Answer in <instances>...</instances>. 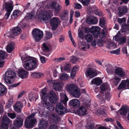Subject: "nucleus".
<instances>
[{"label": "nucleus", "mask_w": 129, "mask_h": 129, "mask_svg": "<svg viewBox=\"0 0 129 129\" xmlns=\"http://www.w3.org/2000/svg\"><path fill=\"white\" fill-rule=\"evenodd\" d=\"M21 59L23 61V67L27 70H33L38 67V61L36 58L23 56L21 57Z\"/></svg>", "instance_id": "nucleus-1"}, {"label": "nucleus", "mask_w": 129, "mask_h": 129, "mask_svg": "<svg viewBox=\"0 0 129 129\" xmlns=\"http://www.w3.org/2000/svg\"><path fill=\"white\" fill-rule=\"evenodd\" d=\"M37 112L32 113L28 116L24 122V125L25 127L28 128H32L37 122L36 119L34 118Z\"/></svg>", "instance_id": "nucleus-2"}, {"label": "nucleus", "mask_w": 129, "mask_h": 129, "mask_svg": "<svg viewBox=\"0 0 129 129\" xmlns=\"http://www.w3.org/2000/svg\"><path fill=\"white\" fill-rule=\"evenodd\" d=\"M41 92L42 95V99L44 102L43 103V105L46 107L48 110H53L54 109V107L47 101V94L46 88H45L42 89L41 90Z\"/></svg>", "instance_id": "nucleus-3"}, {"label": "nucleus", "mask_w": 129, "mask_h": 129, "mask_svg": "<svg viewBox=\"0 0 129 129\" xmlns=\"http://www.w3.org/2000/svg\"><path fill=\"white\" fill-rule=\"evenodd\" d=\"M16 75L14 72L11 71H7L5 73V80L6 82L8 84H11L13 82V79Z\"/></svg>", "instance_id": "nucleus-4"}, {"label": "nucleus", "mask_w": 129, "mask_h": 129, "mask_svg": "<svg viewBox=\"0 0 129 129\" xmlns=\"http://www.w3.org/2000/svg\"><path fill=\"white\" fill-rule=\"evenodd\" d=\"M52 14V13L51 12L41 11L40 13L38 18L41 20H43L44 22H47L51 17Z\"/></svg>", "instance_id": "nucleus-5"}, {"label": "nucleus", "mask_w": 129, "mask_h": 129, "mask_svg": "<svg viewBox=\"0 0 129 129\" xmlns=\"http://www.w3.org/2000/svg\"><path fill=\"white\" fill-rule=\"evenodd\" d=\"M49 5L55 13H58L62 9V7L59 4H57L56 1L51 0L50 2Z\"/></svg>", "instance_id": "nucleus-6"}, {"label": "nucleus", "mask_w": 129, "mask_h": 129, "mask_svg": "<svg viewBox=\"0 0 129 129\" xmlns=\"http://www.w3.org/2000/svg\"><path fill=\"white\" fill-rule=\"evenodd\" d=\"M57 113L59 115H62L68 112L67 109L64 107L61 103H57L55 108Z\"/></svg>", "instance_id": "nucleus-7"}, {"label": "nucleus", "mask_w": 129, "mask_h": 129, "mask_svg": "<svg viewBox=\"0 0 129 129\" xmlns=\"http://www.w3.org/2000/svg\"><path fill=\"white\" fill-rule=\"evenodd\" d=\"M32 34L34 39L36 41H39L43 36V32L39 29L36 28L32 31Z\"/></svg>", "instance_id": "nucleus-8"}, {"label": "nucleus", "mask_w": 129, "mask_h": 129, "mask_svg": "<svg viewBox=\"0 0 129 129\" xmlns=\"http://www.w3.org/2000/svg\"><path fill=\"white\" fill-rule=\"evenodd\" d=\"M5 9L6 11L5 17L6 19L8 18L11 13L13 10V3L11 2L7 3L5 4Z\"/></svg>", "instance_id": "nucleus-9"}, {"label": "nucleus", "mask_w": 129, "mask_h": 129, "mask_svg": "<svg viewBox=\"0 0 129 129\" xmlns=\"http://www.w3.org/2000/svg\"><path fill=\"white\" fill-rule=\"evenodd\" d=\"M21 31V29L18 27H16L13 29L12 31L7 32V36L10 38H12L14 36H17L19 35Z\"/></svg>", "instance_id": "nucleus-10"}, {"label": "nucleus", "mask_w": 129, "mask_h": 129, "mask_svg": "<svg viewBox=\"0 0 129 129\" xmlns=\"http://www.w3.org/2000/svg\"><path fill=\"white\" fill-rule=\"evenodd\" d=\"M59 18L58 17H54L50 21V24L53 30H55L58 27L60 23Z\"/></svg>", "instance_id": "nucleus-11"}, {"label": "nucleus", "mask_w": 129, "mask_h": 129, "mask_svg": "<svg viewBox=\"0 0 129 129\" xmlns=\"http://www.w3.org/2000/svg\"><path fill=\"white\" fill-rule=\"evenodd\" d=\"M75 113L79 116H84L87 114V109L84 106H81L76 110Z\"/></svg>", "instance_id": "nucleus-12"}, {"label": "nucleus", "mask_w": 129, "mask_h": 129, "mask_svg": "<svg viewBox=\"0 0 129 129\" xmlns=\"http://www.w3.org/2000/svg\"><path fill=\"white\" fill-rule=\"evenodd\" d=\"M85 74L87 77L92 78L97 75L96 71L90 68L87 69L85 72Z\"/></svg>", "instance_id": "nucleus-13"}, {"label": "nucleus", "mask_w": 129, "mask_h": 129, "mask_svg": "<svg viewBox=\"0 0 129 129\" xmlns=\"http://www.w3.org/2000/svg\"><path fill=\"white\" fill-rule=\"evenodd\" d=\"M48 122L43 119L40 120L38 124L40 129H46L48 127Z\"/></svg>", "instance_id": "nucleus-14"}, {"label": "nucleus", "mask_w": 129, "mask_h": 129, "mask_svg": "<svg viewBox=\"0 0 129 129\" xmlns=\"http://www.w3.org/2000/svg\"><path fill=\"white\" fill-rule=\"evenodd\" d=\"M23 119L19 116H17L15 120L14 121L15 126L17 127H20L23 125Z\"/></svg>", "instance_id": "nucleus-15"}, {"label": "nucleus", "mask_w": 129, "mask_h": 129, "mask_svg": "<svg viewBox=\"0 0 129 129\" xmlns=\"http://www.w3.org/2000/svg\"><path fill=\"white\" fill-rule=\"evenodd\" d=\"M18 76L21 78L27 77L28 72L23 69H20L18 71Z\"/></svg>", "instance_id": "nucleus-16"}, {"label": "nucleus", "mask_w": 129, "mask_h": 129, "mask_svg": "<svg viewBox=\"0 0 129 129\" xmlns=\"http://www.w3.org/2000/svg\"><path fill=\"white\" fill-rule=\"evenodd\" d=\"M61 82L60 81H55L53 83L52 86L53 89L55 90L59 91L61 89L62 87L61 85Z\"/></svg>", "instance_id": "nucleus-17"}, {"label": "nucleus", "mask_w": 129, "mask_h": 129, "mask_svg": "<svg viewBox=\"0 0 129 129\" xmlns=\"http://www.w3.org/2000/svg\"><path fill=\"white\" fill-rule=\"evenodd\" d=\"M115 74L119 75L120 77H123L125 75V74L122 69L121 68L118 67L115 70Z\"/></svg>", "instance_id": "nucleus-18"}, {"label": "nucleus", "mask_w": 129, "mask_h": 129, "mask_svg": "<svg viewBox=\"0 0 129 129\" xmlns=\"http://www.w3.org/2000/svg\"><path fill=\"white\" fill-rule=\"evenodd\" d=\"M60 101L64 104H66L68 99L64 91H63L60 93Z\"/></svg>", "instance_id": "nucleus-19"}, {"label": "nucleus", "mask_w": 129, "mask_h": 129, "mask_svg": "<svg viewBox=\"0 0 129 129\" xmlns=\"http://www.w3.org/2000/svg\"><path fill=\"white\" fill-rule=\"evenodd\" d=\"M129 110V107L126 106H124L121 108L119 110L120 114L122 115H125Z\"/></svg>", "instance_id": "nucleus-20"}, {"label": "nucleus", "mask_w": 129, "mask_h": 129, "mask_svg": "<svg viewBox=\"0 0 129 129\" xmlns=\"http://www.w3.org/2000/svg\"><path fill=\"white\" fill-rule=\"evenodd\" d=\"M91 31L93 35L97 37L100 31V28L97 26H92L91 28Z\"/></svg>", "instance_id": "nucleus-21"}, {"label": "nucleus", "mask_w": 129, "mask_h": 129, "mask_svg": "<svg viewBox=\"0 0 129 129\" xmlns=\"http://www.w3.org/2000/svg\"><path fill=\"white\" fill-rule=\"evenodd\" d=\"M90 46L89 44H87L85 42H81L80 47L81 50L83 51H86L89 49Z\"/></svg>", "instance_id": "nucleus-22"}, {"label": "nucleus", "mask_w": 129, "mask_h": 129, "mask_svg": "<svg viewBox=\"0 0 129 129\" xmlns=\"http://www.w3.org/2000/svg\"><path fill=\"white\" fill-rule=\"evenodd\" d=\"M70 104L75 108H77L80 105V102L78 99H75L71 100L69 102Z\"/></svg>", "instance_id": "nucleus-23"}, {"label": "nucleus", "mask_w": 129, "mask_h": 129, "mask_svg": "<svg viewBox=\"0 0 129 129\" xmlns=\"http://www.w3.org/2000/svg\"><path fill=\"white\" fill-rule=\"evenodd\" d=\"M78 87L75 84H71L67 86V89L68 91L71 93Z\"/></svg>", "instance_id": "nucleus-24"}, {"label": "nucleus", "mask_w": 129, "mask_h": 129, "mask_svg": "<svg viewBox=\"0 0 129 129\" xmlns=\"http://www.w3.org/2000/svg\"><path fill=\"white\" fill-rule=\"evenodd\" d=\"M81 93L80 89L78 87L71 94L74 97L79 98L81 96Z\"/></svg>", "instance_id": "nucleus-25"}, {"label": "nucleus", "mask_w": 129, "mask_h": 129, "mask_svg": "<svg viewBox=\"0 0 129 129\" xmlns=\"http://www.w3.org/2000/svg\"><path fill=\"white\" fill-rule=\"evenodd\" d=\"M22 105L19 102H17L14 107V109L17 112H20L23 108Z\"/></svg>", "instance_id": "nucleus-26"}, {"label": "nucleus", "mask_w": 129, "mask_h": 129, "mask_svg": "<svg viewBox=\"0 0 129 129\" xmlns=\"http://www.w3.org/2000/svg\"><path fill=\"white\" fill-rule=\"evenodd\" d=\"M79 69V66L76 65L73 67L71 73V77L73 78L75 76L76 72Z\"/></svg>", "instance_id": "nucleus-27"}, {"label": "nucleus", "mask_w": 129, "mask_h": 129, "mask_svg": "<svg viewBox=\"0 0 129 129\" xmlns=\"http://www.w3.org/2000/svg\"><path fill=\"white\" fill-rule=\"evenodd\" d=\"M15 48V44L12 42L9 43L7 46L6 50L9 53H10Z\"/></svg>", "instance_id": "nucleus-28"}, {"label": "nucleus", "mask_w": 129, "mask_h": 129, "mask_svg": "<svg viewBox=\"0 0 129 129\" xmlns=\"http://www.w3.org/2000/svg\"><path fill=\"white\" fill-rule=\"evenodd\" d=\"M120 77L119 76H115L111 80V81L114 85L116 86L119 84L121 80Z\"/></svg>", "instance_id": "nucleus-29"}, {"label": "nucleus", "mask_w": 129, "mask_h": 129, "mask_svg": "<svg viewBox=\"0 0 129 129\" xmlns=\"http://www.w3.org/2000/svg\"><path fill=\"white\" fill-rule=\"evenodd\" d=\"M98 21L97 18L95 17H93L92 19L88 18L86 21L87 23L89 24H96Z\"/></svg>", "instance_id": "nucleus-30"}, {"label": "nucleus", "mask_w": 129, "mask_h": 129, "mask_svg": "<svg viewBox=\"0 0 129 129\" xmlns=\"http://www.w3.org/2000/svg\"><path fill=\"white\" fill-rule=\"evenodd\" d=\"M119 13L120 14L125 13L127 11V8L126 6H122L118 8Z\"/></svg>", "instance_id": "nucleus-31"}, {"label": "nucleus", "mask_w": 129, "mask_h": 129, "mask_svg": "<svg viewBox=\"0 0 129 129\" xmlns=\"http://www.w3.org/2000/svg\"><path fill=\"white\" fill-rule=\"evenodd\" d=\"M6 90V87L0 83V96H3L5 94Z\"/></svg>", "instance_id": "nucleus-32"}, {"label": "nucleus", "mask_w": 129, "mask_h": 129, "mask_svg": "<svg viewBox=\"0 0 129 129\" xmlns=\"http://www.w3.org/2000/svg\"><path fill=\"white\" fill-rule=\"evenodd\" d=\"M21 13V12L19 10H16L14 11L11 16L12 19H14L19 16Z\"/></svg>", "instance_id": "nucleus-33"}, {"label": "nucleus", "mask_w": 129, "mask_h": 129, "mask_svg": "<svg viewBox=\"0 0 129 129\" xmlns=\"http://www.w3.org/2000/svg\"><path fill=\"white\" fill-rule=\"evenodd\" d=\"M38 95L36 93L33 94H30L29 96V99L30 101H36L38 99Z\"/></svg>", "instance_id": "nucleus-34"}, {"label": "nucleus", "mask_w": 129, "mask_h": 129, "mask_svg": "<svg viewBox=\"0 0 129 129\" xmlns=\"http://www.w3.org/2000/svg\"><path fill=\"white\" fill-rule=\"evenodd\" d=\"M43 74L38 72H34L31 75L32 77L34 78H41L43 76Z\"/></svg>", "instance_id": "nucleus-35"}, {"label": "nucleus", "mask_w": 129, "mask_h": 129, "mask_svg": "<svg viewBox=\"0 0 129 129\" xmlns=\"http://www.w3.org/2000/svg\"><path fill=\"white\" fill-rule=\"evenodd\" d=\"M126 86L125 81V80H122L121 81V82L119 85L118 89L120 90L122 89L125 88Z\"/></svg>", "instance_id": "nucleus-36"}, {"label": "nucleus", "mask_w": 129, "mask_h": 129, "mask_svg": "<svg viewBox=\"0 0 129 129\" xmlns=\"http://www.w3.org/2000/svg\"><path fill=\"white\" fill-rule=\"evenodd\" d=\"M126 86L125 81V80H122L121 81V82L119 85L118 89L120 90L122 89L125 88Z\"/></svg>", "instance_id": "nucleus-37"}, {"label": "nucleus", "mask_w": 129, "mask_h": 129, "mask_svg": "<svg viewBox=\"0 0 129 129\" xmlns=\"http://www.w3.org/2000/svg\"><path fill=\"white\" fill-rule=\"evenodd\" d=\"M95 113L97 115L99 116L101 115H105V111L102 108L98 109L95 111Z\"/></svg>", "instance_id": "nucleus-38"}, {"label": "nucleus", "mask_w": 129, "mask_h": 129, "mask_svg": "<svg viewBox=\"0 0 129 129\" xmlns=\"http://www.w3.org/2000/svg\"><path fill=\"white\" fill-rule=\"evenodd\" d=\"M102 80L97 78H95L91 81V83L94 84L96 85L97 86H99L102 82Z\"/></svg>", "instance_id": "nucleus-39"}, {"label": "nucleus", "mask_w": 129, "mask_h": 129, "mask_svg": "<svg viewBox=\"0 0 129 129\" xmlns=\"http://www.w3.org/2000/svg\"><path fill=\"white\" fill-rule=\"evenodd\" d=\"M64 70L68 72H70L71 69V64L70 63H66L64 67Z\"/></svg>", "instance_id": "nucleus-40"}, {"label": "nucleus", "mask_w": 129, "mask_h": 129, "mask_svg": "<svg viewBox=\"0 0 129 129\" xmlns=\"http://www.w3.org/2000/svg\"><path fill=\"white\" fill-rule=\"evenodd\" d=\"M96 45L100 47L102 45L101 43L98 40H94L91 43V45L93 47H95Z\"/></svg>", "instance_id": "nucleus-41"}, {"label": "nucleus", "mask_w": 129, "mask_h": 129, "mask_svg": "<svg viewBox=\"0 0 129 129\" xmlns=\"http://www.w3.org/2000/svg\"><path fill=\"white\" fill-rule=\"evenodd\" d=\"M109 88V86L106 84H103L100 86L101 91L104 92L106 90Z\"/></svg>", "instance_id": "nucleus-42"}, {"label": "nucleus", "mask_w": 129, "mask_h": 129, "mask_svg": "<svg viewBox=\"0 0 129 129\" xmlns=\"http://www.w3.org/2000/svg\"><path fill=\"white\" fill-rule=\"evenodd\" d=\"M12 121H11L10 119L6 115H4L3 117L2 122H4L7 123H11Z\"/></svg>", "instance_id": "nucleus-43"}, {"label": "nucleus", "mask_w": 129, "mask_h": 129, "mask_svg": "<svg viewBox=\"0 0 129 129\" xmlns=\"http://www.w3.org/2000/svg\"><path fill=\"white\" fill-rule=\"evenodd\" d=\"M85 38L88 42L89 43L91 41L93 40L92 35L91 34H88L85 36Z\"/></svg>", "instance_id": "nucleus-44"}, {"label": "nucleus", "mask_w": 129, "mask_h": 129, "mask_svg": "<svg viewBox=\"0 0 129 129\" xmlns=\"http://www.w3.org/2000/svg\"><path fill=\"white\" fill-rule=\"evenodd\" d=\"M7 54L3 51L0 50V59L3 60L7 56Z\"/></svg>", "instance_id": "nucleus-45"}, {"label": "nucleus", "mask_w": 129, "mask_h": 129, "mask_svg": "<svg viewBox=\"0 0 129 129\" xmlns=\"http://www.w3.org/2000/svg\"><path fill=\"white\" fill-rule=\"evenodd\" d=\"M119 44L122 45L125 43L126 42V39L125 37H121L118 40Z\"/></svg>", "instance_id": "nucleus-46"}, {"label": "nucleus", "mask_w": 129, "mask_h": 129, "mask_svg": "<svg viewBox=\"0 0 129 129\" xmlns=\"http://www.w3.org/2000/svg\"><path fill=\"white\" fill-rule=\"evenodd\" d=\"M69 78L68 75L65 73L62 74L59 77L60 79L62 80H67Z\"/></svg>", "instance_id": "nucleus-47"}, {"label": "nucleus", "mask_w": 129, "mask_h": 129, "mask_svg": "<svg viewBox=\"0 0 129 129\" xmlns=\"http://www.w3.org/2000/svg\"><path fill=\"white\" fill-rule=\"evenodd\" d=\"M58 97L52 98L49 97V100L50 102L53 104H55L58 101Z\"/></svg>", "instance_id": "nucleus-48"}, {"label": "nucleus", "mask_w": 129, "mask_h": 129, "mask_svg": "<svg viewBox=\"0 0 129 129\" xmlns=\"http://www.w3.org/2000/svg\"><path fill=\"white\" fill-rule=\"evenodd\" d=\"M79 59V58L77 57L72 56L71 57L70 61L71 62L74 63Z\"/></svg>", "instance_id": "nucleus-49"}, {"label": "nucleus", "mask_w": 129, "mask_h": 129, "mask_svg": "<svg viewBox=\"0 0 129 129\" xmlns=\"http://www.w3.org/2000/svg\"><path fill=\"white\" fill-rule=\"evenodd\" d=\"M99 25L101 27H103L105 26V21L104 18H101L100 19Z\"/></svg>", "instance_id": "nucleus-50"}, {"label": "nucleus", "mask_w": 129, "mask_h": 129, "mask_svg": "<svg viewBox=\"0 0 129 129\" xmlns=\"http://www.w3.org/2000/svg\"><path fill=\"white\" fill-rule=\"evenodd\" d=\"M36 12L35 11H33L28 15V18L31 19L34 18L36 16Z\"/></svg>", "instance_id": "nucleus-51"}, {"label": "nucleus", "mask_w": 129, "mask_h": 129, "mask_svg": "<svg viewBox=\"0 0 129 129\" xmlns=\"http://www.w3.org/2000/svg\"><path fill=\"white\" fill-rule=\"evenodd\" d=\"M52 34L49 32H48L46 33V36H45V39L47 40L48 39L51 38L52 37Z\"/></svg>", "instance_id": "nucleus-52"}, {"label": "nucleus", "mask_w": 129, "mask_h": 129, "mask_svg": "<svg viewBox=\"0 0 129 129\" xmlns=\"http://www.w3.org/2000/svg\"><path fill=\"white\" fill-rule=\"evenodd\" d=\"M49 93V95L50 96L49 97H57V95L53 91L50 90Z\"/></svg>", "instance_id": "nucleus-53"}, {"label": "nucleus", "mask_w": 129, "mask_h": 129, "mask_svg": "<svg viewBox=\"0 0 129 129\" xmlns=\"http://www.w3.org/2000/svg\"><path fill=\"white\" fill-rule=\"evenodd\" d=\"M106 68V70L108 72H109L110 70H112L113 67L110 64H108L105 66Z\"/></svg>", "instance_id": "nucleus-54"}, {"label": "nucleus", "mask_w": 129, "mask_h": 129, "mask_svg": "<svg viewBox=\"0 0 129 129\" xmlns=\"http://www.w3.org/2000/svg\"><path fill=\"white\" fill-rule=\"evenodd\" d=\"M56 116L57 115L53 113L51 114L49 116V118L50 119L51 121L53 122Z\"/></svg>", "instance_id": "nucleus-55"}, {"label": "nucleus", "mask_w": 129, "mask_h": 129, "mask_svg": "<svg viewBox=\"0 0 129 129\" xmlns=\"http://www.w3.org/2000/svg\"><path fill=\"white\" fill-rule=\"evenodd\" d=\"M65 59V58L64 57H60L58 58H55L54 60L56 62H58L64 61Z\"/></svg>", "instance_id": "nucleus-56"}, {"label": "nucleus", "mask_w": 129, "mask_h": 129, "mask_svg": "<svg viewBox=\"0 0 129 129\" xmlns=\"http://www.w3.org/2000/svg\"><path fill=\"white\" fill-rule=\"evenodd\" d=\"M120 49V48H118L117 49L114 50H112L110 52V53L111 54H114L117 55H118L119 54Z\"/></svg>", "instance_id": "nucleus-57"}, {"label": "nucleus", "mask_w": 129, "mask_h": 129, "mask_svg": "<svg viewBox=\"0 0 129 129\" xmlns=\"http://www.w3.org/2000/svg\"><path fill=\"white\" fill-rule=\"evenodd\" d=\"M107 29L105 28H104L102 30V32L101 34L102 35L103 37H105L107 35Z\"/></svg>", "instance_id": "nucleus-58"}, {"label": "nucleus", "mask_w": 129, "mask_h": 129, "mask_svg": "<svg viewBox=\"0 0 129 129\" xmlns=\"http://www.w3.org/2000/svg\"><path fill=\"white\" fill-rule=\"evenodd\" d=\"M60 120L61 119L57 115L56 117L55 118V119L54 120L53 122L56 123H58Z\"/></svg>", "instance_id": "nucleus-59"}, {"label": "nucleus", "mask_w": 129, "mask_h": 129, "mask_svg": "<svg viewBox=\"0 0 129 129\" xmlns=\"http://www.w3.org/2000/svg\"><path fill=\"white\" fill-rule=\"evenodd\" d=\"M102 97L104 99L106 98L109 99L110 98L111 96L110 93L108 92H107L106 93H105V95H104Z\"/></svg>", "instance_id": "nucleus-60"}, {"label": "nucleus", "mask_w": 129, "mask_h": 129, "mask_svg": "<svg viewBox=\"0 0 129 129\" xmlns=\"http://www.w3.org/2000/svg\"><path fill=\"white\" fill-rule=\"evenodd\" d=\"M2 128L3 129H8V125L7 123L2 122Z\"/></svg>", "instance_id": "nucleus-61"}, {"label": "nucleus", "mask_w": 129, "mask_h": 129, "mask_svg": "<svg viewBox=\"0 0 129 129\" xmlns=\"http://www.w3.org/2000/svg\"><path fill=\"white\" fill-rule=\"evenodd\" d=\"M7 114L8 116L12 119H14L16 117V115L15 113H8Z\"/></svg>", "instance_id": "nucleus-62"}, {"label": "nucleus", "mask_w": 129, "mask_h": 129, "mask_svg": "<svg viewBox=\"0 0 129 129\" xmlns=\"http://www.w3.org/2000/svg\"><path fill=\"white\" fill-rule=\"evenodd\" d=\"M126 19L124 18H123L122 19L118 18L117 19V21L120 24H121L122 23L126 21Z\"/></svg>", "instance_id": "nucleus-63"}, {"label": "nucleus", "mask_w": 129, "mask_h": 129, "mask_svg": "<svg viewBox=\"0 0 129 129\" xmlns=\"http://www.w3.org/2000/svg\"><path fill=\"white\" fill-rule=\"evenodd\" d=\"M104 95H105V94H104V92L101 91L100 92L99 94L97 95L96 97L100 99L102 98L103 99V98L102 97V96Z\"/></svg>", "instance_id": "nucleus-64"}]
</instances>
